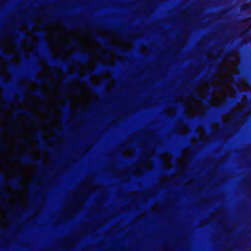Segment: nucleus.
I'll return each instance as SVG.
<instances>
[{
  "mask_svg": "<svg viewBox=\"0 0 251 251\" xmlns=\"http://www.w3.org/2000/svg\"><path fill=\"white\" fill-rule=\"evenodd\" d=\"M8 80H9V79H10V76H8Z\"/></svg>",
  "mask_w": 251,
  "mask_h": 251,
  "instance_id": "nucleus-12",
  "label": "nucleus"
},
{
  "mask_svg": "<svg viewBox=\"0 0 251 251\" xmlns=\"http://www.w3.org/2000/svg\"><path fill=\"white\" fill-rule=\"evenodd\" d=\"M143 164L144 167L147 170H150L152 168V163L148 161H144Z\"/></svg>",
  "mask_w": 251,
  "mask_h": 251,
  "instance_id": "nucleus-7",
  "label": "nucleus"
},
{
  "mask_svg": "<svg viewBox=\"0 0 251 251\" xmlns=\"http://www.w3.org/2000/svg\"><path fill=\"white\" fill-rule=\"evenodd\" d=\"M199 130H200L201 131V135L202 136L204 135V134L202 129L201 128V127H199Z\"/></svg>",
  "mask_w": 251,
  "mask_h": 251,
  "instance_id": "nucleus-11",
  "label": "nucleus"
},
{
  "mask_svg": "<svg viewBox=\"0 0 251 251\" xmlns=\"http://www.w3.org/2000/svg\"><path fill=\"white\" fill-rule=\"evenodd\" d=\"M4 51L8 54H15L16 52V46L12 40L6 41L4 45Z\"/></svg>",
  "mask_w": 251,
  "mask_h": 251,
  "instance_id": "nucleus-3",
  "label": "nucleus"
},
{
  "mask_svg": "<svg viewBox=\"0 0 251 251\" xmlns=\"http://www.w3.org/2000/svg\"><path fill=\"white\" fill-rule=\"evenodd\" d=\"M182 129H183V132H186L188 131V128H187V126H186V125H183L182 126Z\"/></svg>",
  "mask_w": 251,
  "mask_h": 251,
  "instance_id": "nucleus-10",
  "label": "nucleus"
},
{
  "mask_svg": "<svg viewBox=\"0 0 251 251\" xmlns=\"http://www.w3.org/2000/svg\"><path fill=\"white\" fill-rule=\"evenodd\" d=\"M226 60L225 59L224 64L226 66L224 70H222L218 76L215 77L213 81L210 83L214 89L213 98L209 102L212 106L220 105L224 103L227 97H234L235 96L232 75L238 74V67L236 63L227 64Z\"/></svg>",
  "mask_w": 251,
  "mask_h": 251,
  "instance_id": "nucleus-1",
  "label": "nucleus"
},
{
  "mask_svg": "<svg viewBox=\"0 0 251 251\" xmlns=\"http://www.w3.org/2000/svg\"><path fill=\"white\" fill-rule=\"evenodd\" d=\"M22 46L26 52H31L34 45H33V43H25L24 41H23L22 43Z\"/></svg>",
  "mask_w": 251,
  "mask_h": 251,
  "instance_id": "nucleus-5",
  "label": "nucleus"
},
{
  "mask_svg": "<svg viewBox=\"0 0 251 251\" xmlns=\"http://www.w3.org/2000/svg\"><path fill=\"white\" fill-rule=\"evenodd\" d=\"M52 44L54 47L57 48L60 47L61 44L58 39H56L52 41Z\"/></svg>",
  "mask_w": 251,
  "mask_h": 251,
  "instance_id": "nucleus-8",
  "label": "nucleus"
},
{
  "mask_svg": "<svg viewBox=\"0 0 251 251\" xmlns=\"http://www.w3.org/2000/svg\"><path fill=\"white\" fill-rule=\"evenodd\" d=\"M161 157L164 160V167L169 169L171 167L172 156L169 153H166L162 154Z\"/></svg>",
  "mask_w": 251,
  "mask_h": 251,
  "instance_id": "nucleus-4",
  "label": "nucleus"
},
{
  "mask_svg": "<svg viewBox=\"0 0 251 251\" xmlns=\"http://www.w3.org/2000/svg\"><path fill=\"white\" fill-rule=\"evenodd\" d=\"M209 90L208 84L204 83L197 89L198 95L197 99L191 95L187 97L185 101V106L186 113L190 117H193L195 115H201L204 113V107L200 99H207Z\"/></svg>",
  "mask_w": 251,
  "mask_h": 251,
  "instance_id": "nucleus-2",
  "label": "nucleus"
},
{
  "mask_svg": "<svg viewBox=\"0 0 251 251\" xmlns=\"http://www.w3.org/2000/svg\"><path fill=\"white\" fill-rule=\"evenodd\" d=\"M102 63L104 65H112L113 63V59L110 57L107 59L103 60Z\"/></svg>",
  "mask_w": 251,
  "mask_h": 251,
  "instance_id": "nucleus-9",
  "label": "nucleus"
},
{
  "mask_svg": "<svg viewBox=\"0 0 251 251\" xmlns=\"http://www.w3.org/2000/svg\"><path fill=\"white\" fill-rule=\"evenodd\" d=\"M240 85L243 90L248 91L250 90V87L245 80H242L240 82Z\"/></svg>",
  "mask_w": 251,
  "mask_h": 251,
  "instance_id": "nucleus-6",
  "label": "nucleus"
}]
</instances>
